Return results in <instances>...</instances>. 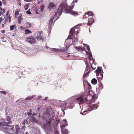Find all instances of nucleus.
Wrapping results in <instances>:
<instances>
[{"label": "nucleus", "instance_id": "obj_24", "mask_svg": "<svg viewBox=\"0 0 134 134\" xmlns=\"http://www.w3.org/2000/svg\"><path fill=\"white\" fill-rule=\"evenodd\" d=\"M29 6V4H26L24 6V8L25 10H27Z\"/></svg>", "mask_w": 134, "mask_h": 134}, {"label": "nucleus", "instance_id": "obj_28", "mask_svg": "<svg viewBox=\"0 0 134 134\" xmlns=\"http://www.w3.org/2000/svg\"><path fill=\"white\" fill-rule=\"evenodd\" d=\"M27 27V28H29L31 26V24L30 23H27L26 24Z\"/></svg>", "mask_w": 134, "mask_h": 134}, {"label": "nucleus", "instance_id": "obj_4", "mask_svg": "<svg viewBox=\"0 0 134 134\" xmlns=\"http://www.w3.org/2000/svg\"><path fill=\"white\" fill-rule=\"evenodd\" d=\"M76 102L83 103L85 102L87 100V96L82 95L78 97H75Z\"/></svg>", "mask_w": 134, "mask_h": 134}, {"label": "nucleus", "instance_id": "obj_60", "mask_svg": "<svg viewBox=\"0 0 134 134\" xmlns=\"http://www.w3.org/2000/svg\"><path fill=\"white\" fill-rule=\"evenodd\" d=\"M46 48H47V49H48V47H47V46H46Z\"/></svg>", "mask_w": 134, "mask_h": 134}, {"label": "nucleus", "instance_id": "obj_53", "mask_svg": "<svg viewBox=\"0 0 134 134\" xmlns=\"http://www.w3.org/2000/svg\"><path fill=\"white\" fill-rule=\"evenodd\" d=\"M3 13V12H0V16H1V15Z\"/></svg>", "mask_w": 134, "mask_h": 134}, {"label": "nucleus", "instance_id": "obj_16", "mask_svg": "<svg viewBox=\"0 0 134 134\" xmlns=\"http://www.w3.org/2000/svg\"><path fill=\"white\" fill-rule=\"evenodd\" d=\"M20 128L19 127H17L15 131L13 133L14 134H19Z\"/></svg>", "mask_w": 134, "mask_h": 134}, {"label": "nucleus", "instance_id": "obj_34", "mask_svg": "<svg viewBox=\"0 0 134 134\" xmlns=\"http://www.w3.org/2000/svg\"><path fill=\"white\" fill-rule=\"evenodd\" d=\"M53 19H52L50 20V22H49V24L50 25H52L53 23Z\"/></svg>", "mask_w": 134, "mask_h": 134}, {"label": "nucleus", "instance_id": "obj_12", "mask_svg": "<svg viewBox=\"0 0 134 134\" xmlns=\"http://www.w3.org/2000/svg\"><path fill=\"white\" fill-rule=\"evenodd\" d=\"M56 7V5L54 4L53 3L51 2L49 4V8L50 9H51L52 8L54 9V8Z\"/></svg>", "mask_w": 134, "mask_h": 134}, {"label": "nucleus", "instance_id": "obj_6", "mask_svg": "<svg viewBox=\"0 0 134 134\" xmlns=\"http://www.w3.org/2000/svg\"><path fill=\"white\" fill-rule=\"evenodd\" d=\"M26 41L31 44L35 43L36 42L35 38L32 36L27 37Z\"/></svg>", "mask_w": 134, "mask_h": 134}, {"label": "nucleus", "instance_id": "obj_48", "mask_svg": "<svg viewBox=\"0 0 134 134\" xmlns=\"http://www.w3.org/2000/svg\"><path fill=\"white\" fill-rule=\"evenodd\" d=\"M32 0H24L25 1L27 2H31Z\"/></svg>", "mask_w": 134, "mask_h": 134}, {"label": "nucleus", "instance_id": "obj_27", "mask_svg": "<svg viewBox=\"0 0 134 134\" xmlns=\"http://www.w3.org/2000/svg\"><path fill=\"white\" fill-rule=\"evenodd\" d=\"M7 120L9 122H10L11 118H10V116H7Z\"/></svg>", "mask_w": 134, "mask_h": 134}, {"label": "nucleus", "instance_id": "obj_17", "mask_svg": "<svg viewBox=\"0 0 134 134\" xmlns=\"http://www.w3.org/2000/svg\"><path fill=\"white\" fill-rule=\"evenodd\" d=\"M91 82L92 84L96 85L97 83V81L96 79L93 78Z\"/></svg>", "mask_w": 134, "mask_h": 134}, {"label": "nucleus", "instance_id": "obj_61", "mask_svg": "<svg viewBox=\"0 0 134 134\" xmlns=\"http://www.w3.org/2000/svg\"><path fill=\"white\" fill-rule=\"evenodd\" d=\"M26 134H29L28 132H27V133Z\"/></svg>", "mask_w": 134, "mask_h": 134}, {"label": "nucleus", "instance_id": "obj_51", "mask_svg": "<svg viewBox=\"0 0 134 134\" xmlns=\"http://www.w3.org/2000/svg\"><path fill=\"white\" fill-rule=\"evenodd\" d=\"M3 123V122H0V127H1V126L2 125V124Z\"/></svg>", "mask_w": 134, "mask_h": 134}, {"label": "nucleus", "instance_id": "obj_9", "mask_svg": "<svg viewBox=\"0 0 134 134\" xmlns=\"http://www.w3.org/2000/svg\"><path fill=\"white\" fill-rule=\"evenodd\" d=\"M89 107L88 108L90 109V110H92L97 109L98 108V106L96 104H92L89 106Z\"/></svg>", "mask_w": 134, "mask_h": 134}, {"label": "nucleus", "instance_id": "obj_54", "mask_svg": "<svg viewBox=\"0 0 134 134\" xmlns=\"http://www.w3.org/2000/svg\"><path fill=\"white\" fill-rule=\"evenodd\" d=\"M2 5V2L0 1V6H1Z\"/></svg>", "mask_w": 134, "mask_h": 134}, {"label": "nucleus", "instance_id": "obj_37", "mask_svg": "<svg viewBox=\"0 0 134 134\" xmlns=\"http://www.w3.org/2000/svg\"><path fill=\"white\" fill-rule=\"evenodd\" d=\"M58 133L59 132L57 130H55L54 131V134H58Z\"/></svg>", "mask_w": 134, "mask_h": 134}, {"label": "nucleus", "instance_id": "obj_36", "mask_svg": "<svg viewBox=\"0 0 134 134\" xmlns=\"http://www.w3.org/2000/svg\"><path fill=\"white\" fill-rule=\"evenodd\" d=\"M19 14V12L18 11H15V15H18Z\"/></svg>", "mask_w": 134, "mask_h": 134}, {"label": "nucleus", "instance_id": "obj_33", "mask_svg": "<svg viewBox=\"0 0 134 134\" xmlns=\"http://www.w3.org/2000/svg\"><path fill=\"white\" fill-rule=\"evenodd\" d=\"M72 41H74V42H77L78 41V40L77 38H76L75 37H74V38L72 39Z\"/></svg>", "mask_w": 134, "mask_h": 134}, {"label": "nucleus", "instance_id": "obj_8", "mask_svg": "<svg viewBox=\"0 0 134 134\" xmlns=\"http://www.w3.org/2000/svg\"><path fill=\"white\" fill-rule=\"evenodd\" d=\"M79 33L78 30L75 31L74 28H72L70 31V34L74 37L75 36V34H76L77 35Z\"/></svg>", "mask_w": 134, "mask_h": 134}, {"label": "nucleus", "instance_id": "obj_40", "mask_svg": "<svg viewBox=\"0 0 134 134\" xmlns=\"http://www.w3.org/2000/svg\"><path fill=\"white\" fill-rule=\"evenodd\" d=\"M43 32L42 31H40L38 32V33L39 35H42Z\"/></svg>", "mask_w": 134, "mask_h": 134}, {"label": "nucleus", "instance_id": "obj_23", "mask_svg": "<svg viewBox=\"0 0 134 134\" xmlns=\"http://www.w3.org/2000/svg\"><path fill=\"white\" fill-rule=\"evenodd\" d=\"M34 97V96H32L31 97H29L25 98V100H31Z\"/></svg>", "mask_w": 134, "mask_h": 134}, {"label": "nucleus", "instance_id": "obj_49", "mask_svg": "<svg viewBox=\"0 0 134 134\" xmlns=\"http://www.w3.org/2000/svg\"><path fill=\"white\" fill-rule=\"evenodd\" d=\"M5 30H2L1 31V32L3 33V34H4L5 33Z\"/></svg>", "mask_w": 134, "mask_h": 134}, {"label": "nucleus", "instance_id": "obj_59", "mask_svg": "<svg viewBox=\"0 0 134 134\" xmlns=\"http://www.w3.org/2000/svg\"><path fill=\"white\" fill-rule=\"evenodd\" d=\"M2 41H3V42H5V41H5V40H3Z\"/></svg>", "mask_w": 134, "mask_h": 134}, {"label": "nucleus", "instance_id": "obj_47", "mask_svg": "<svg viewBox=\"0 0 134 134\" xmlns=\"http://www.w3.org/2000/svg\"><path fill=\"white\" fill-rule=\"evenodd\" d=\"M91 88V85H88V89H90Z\"/></svg>", "mask_w": 134, "mask_h": 134}, {"label": "nucleus", "instance_id": "obj_58", "mask_svg": "<svg viewBox=\"0 0 134 134\" xmlns=\"http://www.w3.org/2000/svg\"><path fill=\"white\" fill-rule=\"evenodd\" d=\"M27 114H28V115H31V113H27Z\"/></svg>", "mask_w": 134, "mask_h": 134}, {"label": "nucleus", "instance_id": "obj_56", "mask_svg": "<svg viewBox=\"0 0 134 134\" xmlns=\"http://www.w3.org/2000/svg\"><path fill=\"white\" fill-rule=\"evenodd\" d=\"M2 27H4V24H2Z\"/></svg>", "mask_w": 134, "mask_h": 134}, {"label": "nucleus", "instance_id": "obj_57", "mask_svg": "<svg viewBox=\"0 0 134 134\" xmlns=\"http://www.w3.org/2000/svg\"><path fill=\"white\" fill-rule=\"evenodd\" d=\"M5 38V37L4 36H2L1 37V38L2 39H3Z\"/></svg>", "mask_w": 134, "mask_h": 134}, {"label": "nucleus", "instance_id": "obj_3", "mask_svg": "<svg viewBox=\"0 0 134 134\" xmlns=\"http://www.w3.org/2000/svg\"><path fill=\"white\" fill-rule=\"evenodd\" d=\"M76 103V99L75 97L69 98L66 101L65 105L66 108L72 109Z\"/></svg>", "mask_w": 134, "mask_h": 134}, {"label": "nucleus", "instance_id": "obj_2", "mask_svg": "<svg viewBox=\"0 0 134 134\" xmlns=\"http://www.w3.org/2000/svg\"><path fill=\"white\" fill-rule=\"evenodd\" d=\"M8 123L5 122H3L1 127L3 129L2 130L5 133H10V132H13L14 126L13 125H8Z\"/></svg>", "mask_w": 134, "mask_h": 134}, {"label": "nucleus", "instance_id": "obj_35", "mask_svg": "<svg viewBox=\"0 0 134 134\" xmlns=\"http://www.w3.org/2000/svg\"><path fill=\"white\" fill-rule=\"evenodd\" d=\"M26 13L29 14H31V13L29 9L26 12Z\"/></svg>", "mask_w": 134, "mask_h": 134}, {"label": "nucleus", "instance_id": "obj_22", "mask_svg": "<svg viewBox=\"0 0 134 134\" xmlns=\"http://www.w3.org/2000/svg\"><path fill=\"white\" fill-rule=\"evenodd\" d=\"M31 31L28 29H26L25 30V33L26 34L31 33Z\"/></svg>", "mask_w": 134, "mask_h": 134}, {"label": "nucleus", "instance_id": "obj_42", "mask_svg": "<svg viewBox=\"0 0 134 134\" xmlns=\"http://www.w3.org/2000/svg\"><path fill=\"white\" fill-rule=\"evenodd\" d=\"M87 49L89 52L90 51V49L89 48V46H88L87 47Z\"/></svg>", "mask_w": 134, "mask_h": 134}, {"label": "nucleus", "instance_id": "obj_11", "mask_svg": "<svg viewBox=\"0 0 134 134\" xmlns=\"http://www.w3.org/2000/svg\"><path fill=\"white\" fill-rule=\"evenodd\" d=\"M11 16H5V20L4 22V24H5L7 22V21L9 20V22L10 23L11 22Z\"/></svg>", "mask_w": 134, "mask_h": 134}, {"label": "nucleus", "instance_id": "obj_21", "mask_svg": "<svg viewBox=\"0 0 134 134\" xmlns=\"http://www.w3.org/2000/svg\"><path fill=\"white\" fill-rule=\"evenodd\" d=\"M23 18L21 16H19L18 17V20L19 24H20L21 23V22Z\"/></svg>", "mask_w": 134, "mask_h": 134}, {"label": "nucleus", "instance_id": "obj_14", "mask_svg": "<svg viewBox=\"0 0 134 134\" xmlns=\"http://www.w3.org/2000/svg\"><path fill=\"white\" fill-rule=\"evenodd\" d=\"M94 20L93 18H91L89 19L88 20V25H90L93 23Z\"/></svg>", "mask_w": 134, "mask_h": 134}, {"label": "nucleus", "instance_id": "obj_29", "mask_svg": "<svg viewBox=\"0 0 134 134\" xmlns=\"http://www.w3.org/2000/svg\"><path fill=\"white\" fill-rule=\"evenodd\" d=\"M31 121L33 122H37V120L34 117L32 118Z\"/></svg>", "mask_w": 134, "mask_h": 134}, {"label": "nucleus", "instance_id": "obj_25", "mask_svg": "<svg viewBox=\"0 0 134 134\" xmlns=\"http://www.w3.org/2000/svg\"><path fill=\"white\" fill-rule=\"evenodd\" d=\"M46 124L47 125L50 126L51 125V120H46Z\"/></svg>", "mask_w": 134, "mask_h": 134}, {"label": "nucleus", "instance_id": "obj_13", "mask_svg": "<svg viewBox=\"0 0 134 134\" xmlns=\"http://www.w3.org/2000/svg\"><path fill=\"white\" fill-rule=\"evenodd\" d=\"M43 115L44 116L47 118H48L51 116V114L48 110L46 112H44Z\"/></svg>", "mask_w": 134, "mask_h": 134}, {"label": "nucleus", "instance_id": "obj_1", "mask_svg": "<svg viewBox=\"0 0 134 134\" xmlns=\"http://www.w3.org/2000/svg\"><path fill=\"white\" fill-rule=\"evenodd\" d=\"M74 3L72 2L71 3V5L69 6L65 3H62L59 5L58 8V11L59 14H61L63 10H65V12L66 13H70L74 15H78L77 12H72V10L74 7Z\"/></svg>", "mask_w": 134, "mask_h": 134}, {"label": "nucleus", "instance_id": "obj_55", "mask_svg": "<svg viewBox=\"0 0 134 134\" xmlns=\"http://www.w3.org/2000/svg\"><path fill=\"white\" fill-rule=\"evenodd\" d=\"M36 13L38 14H39V13H40V12H38V11L37 10H36Z\"/></svg>", "mask_w": 134, "mask_h": 134}, {"label": "nucleus", "instance_id": "obj_5", "mask_svg": "<svg viewBox=\"0 0 134 134\" xmlns=\"http://www.w3.org/2000/svg\"><path fill=\"white\" fill-rule=\"evenodd\" d=\"M101 68L98 67V69L95 71L97 76V79L99 81L101 80L103 78V75L101 73Z\"/></svg>", "mask_w": 134, "mask_h": 134}, {"label": "nucleus", "instance_id": "obj_52", "mask_svg": "<svg viewBox=\"0 0 134 134\" xmlns=\"http://www.w3.org/2000/svg\"><path fill=\"white\" fill-rule=\"evenodd\" d=\"M48 98L47 97H45V98H44V100H47V99H48Z\"/></svg>", "mask_w": 134, "mask_h": 134}, {"label": "nucleus", "instance_id": "obj_32", "mask_svg": "<svg viewBox=\"0 0 134 134\" xmlns=\"http://www.w3.org/2000/svg\"><path fill=\"white\" fill-rule=\"evenodd\" d=\"M87 112V111H84L83 113L81 112L80 113V114H82V115H85L86 114Z\"/></svg>", "mask_w": 134, "mask_h": 134}, {"label": "nucleus", "instance_id": "obj_39", "mask_svg": "<svg viewBox=\"0 0 134 134\" xmlns=\"http://www.w3.org/2000/svg\"><path fill=\"white\" fill-rule=\"evenodd\" d=\"M26 121H27V120H24V121H23L22 122V124L23 125H25Z\"/></svg>", "mask_w": 134, "mask_h": 134}, {"label": "nucleus", "instance_id": "obj_20", "mask_svg": "<svg viewBox=\"0 0 134 134\" xmlns=\"http://www.w3.org/2000/svg\"><path fill=\"white\" fill-rule=\"evenodd\" d=\"M76 49H77L78 51H81L83 50V48L82 47L80 46H76L75 47Z\"/></svg>", "mask_w": 134, "mask_h": 134}, {"label": "nucleus", "instance_id": "obj_38", "mask_svg": "<svg viewBox=\"0 0 134 134\" xmlns=\"http://www.w3.org/2000/svg\"><path fill=\"white\" fill-rule=\"evenodd\" d=\"M0 9H1V10L3 11V12H5V10L4 9H2L1 7H0Z\"/></svg>", "mask_w": 134, "mask_h": 134}, {"label": "nucleus", "instance_id": "obj_50", "mask_svg": "<svg viewBox=\"0 0 134 134\" xmlns=\"http://www.w3.org/2000/svg\"><path fill=\"white\" fill-rule=\"evenodd\" d=\"M18 4L20 6H21V3L20 2H19Z\"/></svg>", "mask_w": 134, "mask_h": 134}, {"label": "nucleus", "instance_id": "obj_19", "mask_svg": "<svg viewBox=\"0 0 134 134\" xmlns=\"http://www.w3.org/2000/svg\"><path fill=\"white\" fill-rule=\"evenodd\" d=\"M61 131L63 134H67L68 133V130L67 129H65L62 128L61 130Z\"/></svg>", "mask_w": 134, "mask_h": 134}, {"label": "nucleus", "instance_id": "obj_31", "mask_svg": "<svg viewBox=\"0 0 134 134\" xmlns=\"http://www.w3.org/2000/svg\"><path fill=\"white\" fill-rule=\"evenodd\" d=\"M0 93L1 94H3L4 95H5L7 93V92L5 91H0Z\"/></svg>", "mask_w": 134, "mask_h": 134}, {"label": "nucleus", "instance_id": "obj_18", "mask_svg": "<svg viewBox=\"0 0 134 134\" xmlns=\"http://www.w3.org/2000/svg\"><path fill=\"white\" fill-rule=\"evenodd\" d=\"M36 38L37 40H43L44 38L42 35H39V36L36 37Z\"/></svg>", "mask_w": 134, "mask_h": 134}, {"label": "nucleus", "instance_id": "obj_30", "mask_svg": "<svg viewBox=\"0 0 134 134\" xmlns=\"http://www.w3.org/2000/svg\"><path fill=\"white\" fill-rule=\"evenodd\" d=\"M14 28H15V25H11L10 26V30H14Z\"/></svg>", "mask_w": 134, "mask_h": 134}, {"label": "nucleus", "instance_id": "obj_46", "mask_svg": "<svg viewBox=\"0 0 134 134\" xmlns=\"http://www.w3.org/2000/svg\"><path fill=\"white\" fill-rule=\"evenodd\" d=\"M91 68H92L93 70H94L96 68H94V67H93V65H91Z\"/></svg>", "mask_w": 134, "mask_h": 134}, {"label": "nucleus", "instance_id": "obj_7", "mask_svg": "<svg viewBox=\"0 0 134 134\" xmlns=\"http://www.w3.org/2000/svg\"><path fill=\"white\" fill-rule=\"evenodd\" d=\"M90 66L87 64L86 66V69L85 71L83 76L84 77H86L89 75V74L90 72Z\"/></svg>", "mask_w": 134, "mask_h": 134}, {"label": "nucleus", "instance_id": "obj_15", "mask_svg": "<svg viewBox=\"0 0 134 134\" xmlns=\"http://www.w3.org/2000/svg\"><path fill=\"white\" fill-rule=\"evenodd\" d=\"M96 96H94L92 97V99L89 100V103H91L92 102H95V100L97 99Z\"/></svg>", "mask_w": 134, "mask_h": 134}, {"label": "nucleus", "instance_id": "obj_41", "mask_svg": "<svg viewBox=\"0 0 134 134\" xmlns=\"http://www.w3.org/2000/svg\"><path fill=\"white\" fill-rule=\"evenodd\" d=\"M3 20V18H0V24H1V22Z\"/></svg>", "mask_w": 134, "mask_h": 134}, {"label": "nucleus", "instance_id": "obj_44", "mask_svg": "<svg viewBox=\"0 0 134 134\" xmlns=\"http://www.w3.org/2000/svg\"><path fill=\"white\" fill-rule=\"evenodd\" d=\"M56 121L57 122V123L58 124L60 123V120L59 119L57 120Z\"/></svg>", "mask_w": 134, "mask_h": 134}, {"label": "nucleus", "instance_id": "obj_26", "mask_svg": "<svg viewBox=\"0 0 134 134\" xmlns=\"http://www.w3.org/2000/svg\"><path fill=\"white\" fill-rule=\"evenodd\" d=\"M41 10L42 12L44 10V9L45 7V6L43 4H42L41 5Z\"/></svg>", "mask_w": 134, "mask_h": 134}, {"label": "nucleus", "instance_id": "obj_43", "mask_svg": "<svg viewBox=\"0 0 134 134\" xmlns=\"http://www.w3.org/2000/svg\"><path fill=\"white\" fill-rule=\"evenodd\" d=\"M65 127V125H60V127L62 128H64Z\"/></svg>", "mask_w": 134, "mask_h": 134}, {"label": "nucleus", "instance_id": "obj_45", "mask_svg": "<svg viewBox=\"0 0 134 134\" xmlns=\"http://www.w3.org/2000/svg\"><path fill=\"white\" fill-rule=\"evenodd\" d=\"M9 12H7V14L6 15V16H10V15H9Z\"/></svg>", "mask_w": 134, "mask_h": 134}, {"label": "nucleus", "instance_id": "obj_10", "mask_svg": "<svg viewBox=\"0 0 134 134\" xmlns=\"http://www.w3.org/2000/svg\"><path fill=\"white\" fill-rule=\"evenodd\" d=\"M93 13L92 12H88L85 13L83 16L84 18L88 17L89 16H93Z\"/></svg>", "mask_w": 134, "mask_h": 134}]
</instances>
